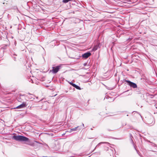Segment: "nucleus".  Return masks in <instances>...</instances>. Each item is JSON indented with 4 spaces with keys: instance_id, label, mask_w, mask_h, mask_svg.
Returning a JSON list of instances; mask_svg holds the SVG:
<instances>
[{
    "instance_id": "1",
    "label": "nucleus",
    "mask_w": 157,
    "mask_h": 157,
    "mask_svg": "<svg viewBox=\"0 0 157 157\" xmlns=\"http://www.w3.org/2000/svg\"><path fill=\"white\" fill-rule=\"evenodd\" d=\"M12 138L16 141H28L29 139L28 138L22 136H13Z\"/></svg>"
},
{
    "instance_id": "2",
    "label": "nucleus",
    "mask_w": 157,
    "mask_h": 157,
    "mask_svg": "<svg viewBox=\"0 0 157 157\" xmlns=\"http://www.w3.org/2000/svg\"><path fill=\"white\" fill-rule=\"evenodd\" d=\"M60 68L61 66H60L53 67H52V69L50 70V71L53 74H56Z\"/></svg>"
},
{
    "instance_id": "3",
    "label": "nucleus",
    "mask_w": 157,
    "mask_h": 157,
    "mask_svg": "<svg viewBox=\"0 0 157 157\" xmlns=\"http://www.w3.org/2000/svg\"><path fill=\"white\" fill-rule=\"evenodd\" d=\"M125 81L127 82L128 85H129L130 87L134 88H136L137 87V85L136 83L131 82L129 80H125Z\"/></svg>"
},
{
    "instance_id": "4",
    "label": "nucleus",
    "mask_w": 157,
    "mask_h": 157,
    "mask_svg": "<svg viewBox=\"0 0 157 157\" xmlns=\"http://www.w3.org/2000/svg\"><path fill=\"white\" fill-rule=\"evenodd\" d=\"M27 105L26 102H23L20 105L17 106L16 108V109H22L24 108L26 106H27Z\"/></svg>"
},
{
    "instance_id": "5",
    "label": "nucleus",
    "mask_w": 157,
    "mask_h": 157,
    "mask_svg": "<svg viewBox=\"0 0 157 157\" xmlns=\"http://www.w3.org/2000/svg\"><path fill=\"white\" fill-rule=\"evenodd\" d=\"M91 55V53L90 52H88L84 53L82 55L83 58H87L90 56Z\"/></svg>"
},
{
    "instance_id": "6",
    "label": "nucleus",
    "mask_w": 157,
    "mask_h": 157,
    "mask_svg": "<svg viewBox=\"0 0 157 157\" xmlns=\"http://www.w3.org/2000/svg\"><path fill=\"white\" fill-rule=\"evenodd\" d=\"M106 98L108 100V101L109 102L113 101L114 100V99L112 98H110L109 96H107L106 97Z\"/></svg>"
},
{
    "instance_id": "7",
    "label": "nucleus",
    "mask_w": 157,
    "mask_h": 157,
    "mask_svg": "<svg viewBox=\"0 0 157 157\" xmlns=\"http://www.w3.org/2000/svg\"><path fill=\"white\" fill-rule=\"evenodd\" d=\"M99 45L98 44H97L95 45L92 49V51H95L99 47Z\"/></svg>"
},
{
    "instance_id": "8",
    "label": "nucleus",
    "mask_w": 157,
    "mask_h": 157,
    "mask_svg": "<svg viewBox=\"0 0 157 157\" xmlns=\"http://www.w3.org/2000/svg\"><path fill=\"white\" fill-rule=\"evenodd\" d=\"M104 143H105V144H109L108 143V142H101L100 143H99L98 144H97V145L95 147V148L94 150L96 148V147H98L101 144H104Z\"/></svg>"
},
{
    "instance_id": "9",
    "label": "nucleus",
    "mask_w": 157,
    "mask_h": 157,
    "mask_svg": "<svg viewBox=\"0 0 157 157\" xmlns=\"http://www.w3.org/2000/svg\"><path fill=\"white\" fill-rule=\"evenodd\" d=\"M79 127L78 126L77 127H75L74 128H73L71 129L69 132H71L72 131H76L77 130V128Z\"/></svg>"
},
{
    "instance_id": "10",
    "label": "nucleus",
    "mask_w": 157,
    "mask_h": 157,
    "mask_svg": "<svg viewBox=\"0 0 157 157\" xmlns=\"http://www.w3.org/2000/svg\"><path fill=\"white\" fill-rule=\"evenodd\" d=\"M75 87L78 90H81V88L79 86L76 85Z\"/></svg>"
},
{
    "instance_id": "11",
    "label": "nucleus",
    "mask_w": 157,
    "mask_h": 157,
    "mask_svg": "<svg viewBox=\"0 0 157 157\" xmlns=\"http://www.w3.org/2000/svg\"><path fill=\"white\" fill-rule=\"evenodd\" d=\"M70 1V0H63V2L64 3H66Z\"/></svg>"
},
{
    "instance_id": "12",
    "label": "nucleus",
    "mask_w": 157,
    "mask_h": 157,
    "mask_svg": "<svg viewBox=\"0 0 157 157\" xmlns=\"http://www.w3.org/2000/svg\"><path fill=\"white\" fill-rule=\"evenodd\" d=\"M75 85H76V84L74 83L72 84V86L74 87Z\"/></svg>"
},
{
    "instance_id": "13",
    "label": "nucleus",
    "mask_w": 157,
    "mask_h": 157,
    "mask_svg": "<svg viewBox=\"0 0 157 157\" xmlns=\"http://www.w3.org/2000/svg\"><path fill=\"white\" fill-rule=\"evenodd\" d=\"M69 83L70 84H71V85H72V84H73V83L72 82H70Z\"/></svg>"
},
{
    "instance_id": "14",
    "label": "nucleus",
    "mask_w": 157,
    "mask_h": 157,
    "mask_svg": "<svg viewBox=\"0 0 157 157\" xmlns=\"http://www.w3.org/2000/svg\"><path fill=\"white\" fill-rule=\"evenodd\" d=\"M21 98H20V99ZM20 97H19L18 98V101H20Z\"/></svg>"
},
{
    "instance_id": "15",
    "label": "nucleus",
    "mask_w": 157,
    "mask_h": 157,
    "mask_svg": "<svg viewBox=\"0 0 157 157\" xmlns=\"http://www.w3.org/2000/svg\"><path fill=\"white\" fill-rule=\"evenodd\" d=\"M86 63H85L84 64V66H86Z\"/></svg>"
},
{
    "instance_id": "16",
    "label": "nucleus",
    "mask_w": 157,
    "mask_h": 157,
    "mask_svg": "<svg viewBox=\"0 0 157 157\" xmlns=\"http://www.w3.org/2000/svg\"><path fill=\"white\" fill-rule=\"evenodd\" d=\"M82 125H83V127H84V124H83V123H82Z\"/></svg>"
},
{
    "instance_id": "17",
    "label": "nucleus",
    "mask_w": 157,
    "mask_h": 157,
    "mask_svg": "<svg viewBox=\"0 0 157 157\" xmlns=\"http://www.w3.org/2000/svg\"><path fill=\"white\" fill-rule=\"evenodd\" d=\"M29 95H30L31 94L29 93Z\"/></svg>"
},
{
    "instance_id": "18",
    "label": "nucleus",
    "mask_w": 157,
    "mask_h": 157,
    "mask_svg": "<svg viewBox=\"0 0 157 157\" xmlns=\"http://www.w3.org/2000/svg\"><path fill=\"white\" fill-rule=\"evenodd\" d=\"M71 1V0H70V1Z\"/></svg>"
}]
</instances>
